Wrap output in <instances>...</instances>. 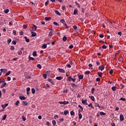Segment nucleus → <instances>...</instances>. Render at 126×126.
<instances>
[{"instance_id":"32","label":"nucleus","mask_w":126,"mask_h":126,"mask_svg":"<svg viewBox=\"0 0 126 126\" xmlns=\"http://www.w3.org/2000/svg\"><path fill=\"white\" fill-rule=\"evenodd\" d=\"M120 100H122V101H126V99L125 97H121Z\"/></svg>"},{"instance_id":"39","label":"nucleus","mask_w":126,"mask_h":126,"mask_svg":"<svg viewBox=\"0 0 126 126\" xmlns=\"http://www.w3.org/2000/svg\"><path fill=\"white\" fill-rule=\"evenodd\" d=\"M22 119L23 121H24V122H25V121H26V118L24 117V116H22Z\"/></svg>"},{"instance_id":"61","label":"nucleus","mask_w":126,"mask_h":126,"mask_svg":"<svg viewBox=\"0 0 126 126\" xmlns=\"http://www.w3.org/2000/svg\"><path fill=\"white\" fill-rule=\"evenodd\" d=\"M102 49H107V46H106L105 45H103Z\"/></svg>"},{"instance_id":"19","label":"nucleus","mask_w":126,"mask_h":126,"mask_svg":"<svg viewBox=\"0 0 126 126\" xmlns=\"http://www.w3.org/2000/svg\"><path fill=\"white\" fill-rule=\"evenodd\" d=\"M4 13H5L6 14L8 13V12H9V10L8 9H6L4 10Z\"/></svg>"},{"instance_id":"6","label":"nucleus","mask_w":126,"mask_h":126,"mask_svg":"<svg viewBox=\"0 0 126 126\" xmlns=\"http://www.w3.org/2000/svg\"><path fill=\"white\" fill-rule=\"evenodd\" d=\"M7 106H8V104L6 103L5 104H2L1 105V107L3 109H5V108H6V107H7Z\"/></svg>"},{"instance_id":"21","label":"nucleus","mask_w":126,"mask_h":126,"mask_svg":"<svg viewBox=\"0 0 126 126\" xmlns=\"http://www.w3.org/2000/svg\"><path fill=\"white\" fill-rule=\"evenodd\" d=\"M5 85H6V83L4 82L3 84L1 85V88H3V87H4L5 86Z\"/></svg>"},{"instance_id":"28","label":"nucleus","mask_w":126,"mask_h":126,"mask_svg":"<svg viewBox=\"0 0 126 126\" xmlns=\"http://www.w3.org/2000/svg\"><path fill=\"white\" fill-rule=\"evenodd\" d=\"M37 67H38V68L41 69V68H42V66H41V64H38L37 65Z\"/></svg>"},{"instance_id":"45","label":"nucleus","mask_w":126,"mask_h":126,"mask_svg":"<svg viewBox=\"0 0 126 126\" xmlns=\"http://www.w3.org/2000/svg\"><path fill=\"white\" fill-rule=\"evenodd\" d=\"M70 115L71 116H73V115H74V112H73V111H71L70 112Z\"/></svg>"},{"instance_id":"47","label":"nucleus","mask_w":126,"mask_h":126,"mask_svg":"<svg viewBox=\"0 0 126 126\" xmlns=\"http://www.w3.org/2000/svg\"><path fill=\"white\" fill-rule=\"evenodd\" d=\"M90 72L89 71H87L85 72V74H90Z\"/></svg>"},{"instance_id":"48","label":"nucleus","mask_w":126,"mask_h":126,"mask_svg":"<svg viewBox=\"0 0 126 126\" xmlns=\"http://www.w3.org/2000/svg\"><path fill=\"white\" fill-rule=\"evenodd\" d=\"M12 43L13 44V45H15L16 44V41L15 40H13L12 41Z\"/></svg>"},{"instance_id":"1","label":"nucleus","mask_w":126,"mask_h":126,"mask_svg":"<svg viewBox=\"0 0 126 126\" xmlns=\"http://www.w3.org/2000/svg\"><path fill=\"white\" fill-rule=\"evenodd\" d=\"M67 80H68V81H72L73 82H75V81L76 80V79H75V78L73 79V78H71V76H69V77H68Z\"/></svg>"},{"instance_id":"16","label":"nucleus","mask_w":126,"mask_h":126,"mask_svg":"<svg viewBox=\"0 0 126 126\" xmlns=\"http://www.w3.org/2000/svg\"><path fill=\"white\" fill-rule=\"evenodd\" d=\"M32 56H33V57H37V52L34 51L32 53Z\"/></svg>"},{"instance_id":"25","label":"nucleus","mask_w":126,"mask_h":126,"mask_svg":"<svg viewBox=\"0 0 126 126\" xmlns=\"http://www.w3.org/2000/svg\"><path fill=\"white\" fill-rule=\"evenodd\" d=\"M6 117H7L6 114L4 115L2 120H3V121H4L5 119H6Z\"/></svg>"},{"instance_id":"13","label":"nucleus","mask_w":126,"mask_h":126,"mask_svg":"<svg viewBox=\"0 0 126 126\" xmlns=\"http://www.w3.org/2000/svg\"><path fill=\"white\" fill-rule=\"evenodd\" d=\"M67 114H69V112L68 111V110H66L64 111V115H65V116H66V115H67Z\"/></svg>"},{"instance_id":"14","label":"nucleus","mask_w":126,"mask_h":126,"mask_svg":"<svg viewBox=\"0 0 126 126\" xmlns=\"http://www.w3.org/2000/svg\"><path fill=\"white\" fill-rule=\"evenodd\" d=\"M51 18H51L50 17H46L44 18V19L46 21H49V20H50V19H51Z\"/></svg>"},{"instance_id":"58","label":"nucleus","mask_w":126,"mask_h":126,"mask_svg":"<svg viewBox=\"0 0 126 126\" xmlns=\"http://www.w3.org/2000/svg\"><path fill=\"white\" fill-rule=\"evenodd\" d=\"M69 47L70 48V49H72L73 48V45L71 44L70 45Z\"/></svg>"},{"instance_id":"50","label":"nucleus","mask_w":126,"mask_h":126,"mask_svg":"<svg viewBox=\"0 0 126 126\" xmlns=\"http://www.w3.org/2000/svg\"><path fill=\"white\" fill-rule=\"evenodd\" d=\"M95 91V88H93L92 89V93L93 94V93H94V92Z\"/></svg>"},{"instance_id":"35","label":"nucleus","mask_w":126,"mask_h":126,"mask_svg":"<svg viewBox=\"0 0 126 126\" xmlns=\"http://www.w3.org/2000/svg\"><path fill=\"white\" fill-rule=\"evenodd\" d=\"M48 81H49V82H51V83H52V84L53 83V80L51 79H48Z\"/></svg>"},{"instance_id":"63","label":"nucleus","mask_w":126,"mask_h":126,"mask_svg":"<svg viewBox=\"0 0 126 126\" xmlns=\"http://www.w3.org/2000/svg\"><path fill=\"white\" fill-rule=\"evenodd\" d=\"M10 49H11V50H14V46H11V47H10Z\"/></svg>"},{"instance_id":"23","label":"nucleus","mask_w":126,"mask_h":126,"mask_svg":"<svg viewBox=\"0 0 126 126\" xmlns=\"http://www.w3.org/2000/svg\"><path fill=\"white\" fill-rule=\"evenodd\" d=\"M71 85L72 87H73V88H75V87H76V85L74 83H72Z\"/></svg>"},{"instance_id":"64","label":"nucleus","mask_w":126,"mask_h":126,"mask_svg":"<svg viewBox=\"0 0 126 126\" xmlns=\"http://www.w3.org/2000/svg\"><path fill=\"white\" fill-rule=\"evenodd\" d=\"M100 80H101V79L100 78H96V81H100Z\"/></svg>"},{"instance_id":"18","label":"nucleus","mask_w":126,"mask_h":126,"mask_svg":"<svg viewBox=\"0 0 126 126\" xmlns=\"http://www.w3.org/2000/svg\"><path fill=\"white\" fill-rule=\"evenodd\" d=\"M77 12H78L77 9H75L74 11V12H73L74 15H75L76 14H77Z\"/></svg>"},{"instance_id":"26","label":"nucleus","mask_w":126,"mask_h":126,"mask_svg":"<svg viewBox=\"0 0 126 126\" xmlns=\"http://www.w3.org/2000/svg\"><path fill=\"white\" fill-rule=\"evenodd\" d=\"M89 98H91L92 101H95V98L93 96H89Z\"/></svg>"},{"instance_id":"49","label":"nucleus","mask_w":126,"mask_h":126,"mask_svg":"<svg viewBox=\"0 0 126 126\" xmlns=\"http://www.w3.org/2000/svg\"><path fill=\"white\" fill-rule=\"evenodd\" d=\"M11 39H9L7 40V44H10V43H11Z\"/></svg>"},{"instance_id":"2","label":"nucleus","mask_w":126,"mask_h":126,"mask_svg":"<svg viewBox=\"0 0 126 126\" xmlns=\"http://www.w3.org/2000/svg\"><path fill=\"white\" fill-rule=\"evenodd\" d=\"M120 122H123V121L125 120V117L122 114H121L120 116Z\"/></svg>"},{"instance_id":"10","label":"nucleus","mask_w":126,"mask_h":126,"mask_svg":"<svg viewBox=\"0 0 126 126\" xmlns=\"http://www.w3.org/2000/svg\"><path fill=\"white\" fill-rule=\"evenodd\" d=\"M24 38L25 39L27 43H29V42L30 41V39L29 38H27V36H25Z\"/></svg>"},{"instance_id":"56","label":"nucleus","mask_w":126,"mask_h":126,"mask_svg":"<svg viewBox=\"0 0 126 126\" xmlns=\"http://www.w3.org/2000/svg\"><path fill=\"white\" fill-rule=\"evenodd\" d=\"M26 91L28 92H29V91H30V88L28 87V88H27Z\"/></svg>"},{"instance_id":"43","label":"nucleus","mask_w":126,"mask_h":126,"mask_svg":"<svg viewBox=\"0 0 126 126\" xmlns=\"http://www.w3.org/2000/svg\"><path fill=\"white\" fill-rule=\"evenodd\" d=\"M52 124H53V125L54 126H56V121L53 120V121H52Z\"/></svg>"},{"instance_id":"30","label":"nucleus","mask_w":126,"mask_h":126,"mask_svg":"<svg viewBox=\"0 0 126 126\" xmlns=\"http://www.w3.org/2000/svg\"><path fill=\"white\" fill-rule=\"evenodd\" d=\"M79 79H82L83 78V76L82 75H80L78 76Z\"/></svg>"},{"instance_id":"15","label":"nucleus","mask_w":126,"mask_h":126,"mask_svg":"<svg viewBox=\"0 0 126 126\" xmlns=\"http://www.w3.org/2000/svg\"><path fill=\"white\" fill-rule=\"evenodd\" d=\"M62 79L63 77H62L61 76L56 77V79H57V80H62Z\"/></svg>"},{"instance_id":"53","label":"nucleus","mask_w":126,"mask_h":126,"mask_svg":"<svg viewBox=\"0 0 126 126\" xmlns=\"http://www.w3.org/2000/svg\"><path fill=\"white\" fill-rule=\"evenodd\" d=\"M100 38H103L104 35L103 34H99Z\"/></svg>"},{"instance_id":"57","label":"nucleus","mask_w":126,"mask_h":126,"mask_svg":"<svg viewBox=\"0 0 126 126\" xmlns=\"http://www.w3.org/2000/svg\"><path fill=\"white\" fill-rule=\"evenodd\" d=\"M23 32H19V34H20V36H22V35H23Z\"/></svg>"},{"instance_id":"8","label":"nucleus","mask_w":126,"mask_h":126,"mask_svg":"<svg viewBox=\"0 0 126 126\" xmlns=\"http://www.w3.org/2000/svg\"><path fill=\"white\" fill-rule=\"evenodd\" d=\"M29 61H35V59L33 57H31L30 55L29 56Z\"/></svg>"},{"instance_id":"3","label":"nucleus","mask_w":126,"mask_h":126,"mask_svg":"<svg viewBox=\"0 0 126 126\" xmlns=\"http://www.w3.org/2000/svg\"><path fill=\"white\" fill-rule=\"evenodd\" d=\"M82 104H83V105H88L87 104V100L85 99V100H82Z\"/></svg>"},{"instance_id":"31","label":"nucleus","mask_w":126,"mask_h":126,"mask_svg":"<svg viewBox=\"0 0 126 126\" xmlns=\"http://www.w3.org/2000/svg\"><path fill=\"white\" fill-rule=\"evenodd\" d=\"M58 70L60 71V72H63V69L61 68H58Z\"/></svg>"},{"instance_id":"24","label":"nucleus","mask_w":126,"mask_h":126,"mask_svg":"<svg viewBox=\"0 0 126 126\" xmlns=\"http://www.w3.org/2000/svg\"><path fill=\"white\" fill-rule=\"evenodd\" d=\"M32 94H35V89L34 88L32 89Z\"/></svg>"},{"instance_id":"59","label":"nucleus","mask_w":126,"mask_h":126,"mask_svg":"<svg viewBox=\"0 0 126 126\" xmlns=\"http://www.w3.org/2000/svg\"><path fill=\"white\" fill-rule=\"evenodd\" d=\"M13 33L15 35H16V31L15 30L13 31Z\"/></svg>"},{"instance_id":"27","label":"nucleus","mask_w":126,"mask_h":126,"mask_svg":"<svg viewBox=\"0 0 126 126\" xmlns=\"http://www.w3.org/2000/svg\"><path fill=\"white\" fill-rule=\"evenodd\" d=\"M42 48H43V49H46L47 48V44H44L42 46Z\"/></svg>"},{"instance_id":"5","label":"nucleus","mask_w":126,"mask_h":126,"mask_svg":"<svg viewBox=\"0 0 126 126\" xmlns=\"http://www.w3.org/2000/svg\"><path fill=\"white\" fill-rule=\"evenodd\" d=\"M105 68V67L103 65H100L98 67V69H99V70H104V69Z\"/></svg>"},{"instance_id":"34","label":"nucleus","mask_w":126,"mask_h":126,"mask_svg":"<svg viewBox=\"0 0 126 126\" xmlns=\"http://www.w3.org/2000/svg\"><path fill=\"white\" fill-rule=\"evenodd\" d=\"M19 103H20V102H19V100H17L16 103H15V105L16 106H18V104H19Z\"/></svg>"},{"instance_id":"60","label":"nucleus","mask_w":126,"mask_h":126,"mask_svg":"<svg viewBox=\"0 0 126 126\" xmlns=\"http://www.w3.org/2000/svg\"><path fill=\"white\" fill-rule=\"evenodd\" d=\"M113 70L111 69L110 71H109V73L110 74H112V73H113Z\"/></svg>"},{"instance_id":"54","label":"nucleus","mask_w":126,"mask_h":126,"mask_svg":"<svg viewBox=\"0 0 126 126\" xmlns=\"http://www.w3.org/2000/svg\"><path fill=\"white\" fill-rule=\"evenodd\" d=\"M76 5H77L78 7L80 8V5L79 4V3L76 2Z\"/></svg>"},{"instance_id":"7","label":"nucleus","mask_w":126,"mask_h":126,"mask_svg":"<svg viewBox=\"0 0 126 126\" xmlns=\"http://www.w3.org/2000/svg\"><path fill=\"white\" fill-rule=\"evenodd\" d=\"M31 34H32V37H36V36H37V34H36V33L32 32H31Z\"/></svg>"},{"instance_id":"12","label":"nucleus","mask_w":126,"mask_h":126,"mask_svg":"<svg viewBox=\"0 0 126 126\" xmlns=\"http://www.w3.org/2000/svg\"><path fill=\"white\" fill-rule=\"evenodd\" d=\"M19 99H20V100H25V99H26V98H25V96H21V95H20V96H19Z\"/></svg>"},{"instance_id":"33","label":"nucleus","mask_w":126,"mask_h":126,"mask_svg":"<svg viewBox=\"0 0 126 126\" xmlns=\"http://www.w3.org/2000/svg\"><path fill=\"white\" fill-rule=\"evenodd\" d=\"M100 114L101 116H105V115H106V113H105L104 112H100Z\"/></svg>"},{"instance_id":"55","label":"nucleus","mask_w":126,"mask_h":126,"mask_svg":"<svg viewBox=\"0 0 126 126\" xmlns=\"http://www.w3.org/2000/svg\"><path fill=\"white\" fill-rule=\"evenodd\" d=\"M66 40H67L66 36H63V41H66Z\"/></svg>"},{"instance_id":"44","label":"nucleus","mask_w":126,"mask_h":126,"mask_svg":"<svg viewBox=\"0 0 126 126\" xmlns=\"http://www.w3.org/2000/svg\"><path fill=\"white\" fill-rule=\"evenodd\" d=\"M69 102L68 101H63V105H66V104H68Z\"/></svg>"},{"instance_id":"20","label":"nucleus","mask_w":126,"mask_h":126,"mask_svg":"<svg viewBox=\"0 0 126 126\" xmlns=\"http://www.w3.org/2000/svg\"><path fill=\"white\" fill-rule=\"evenodd\" d=\"M78 116L79 120H81L82 119V114H81V113H79Z\"/></svg>"},{"instance_id":"41","label":"nucleus","mask_w":126,"mask_h":126,"mask_svg":"<svg viewBox=\"0 0 126 126\" xmlns=\"http://www.w3.org/2000/svg\"><path fill=\"white\" fill-rule=\"evenodd\" d=\"M98 74L99 77H102V73L98 72Z\"/></svg>"},{"instance_id":"22","label":"nucleus","mask_w":126,"mask_h":126,"mask_svg":"<svg viewBox=\"0 0 126 126\" xmlns=\"http://www.w3.org/2000/svg\"><path fill=\"white\" fill-rule=\"evenodd\" d=\"M10 71H9L7 72H6L5 74V76H7V75H9V74H10Z\"/></svg>"},{"instance_id":"62","label":"nucleus","mask_w":126,"mask_h":126,"mask_svg":"<svg viewBox=\"0 0 126 126\" xmlns=\"http://www.w3.org/2000/svg\"><path fill=\"white\" fill-rule=\"evenodd\" d=\"M111 126H116V124H115V123H111Z\"/></svg>"},{"instance_id":"29","label":"nucleus","mask_w":126,"mask_h":126,"mask_svg":"<svg viewBox=\"0 0 126 126\" xmlns=\"http://www.w3.org/2000/svg\"><path fill=\"white\" fill-rule=\"evenodd\" d=\"M78 107H79V108H80L81 109V111L82 112L83 111V107L81 105H79Z\"/></svg>"},{"instance_id":"36","label":"nucleus","mask_w":126,"mask_h":126,"mask_svg":"<svg viewBox=\"0 0 126 126\" xmlns=\"http://www.w3.org/2000/svg\"><path fill=\"white\" fill-rule=\"evenodd\" d=\"M53 24L54 25H56V26H59V24L58 23L56 22H54Z\"/></svg>"},{"instance_id":"52","label":"nucleus","mask_w":126,"mask_h":126,"mask_svg":"<svg viewBox=\"0 0 126 126\" xmlns=\"http://www.w3.org/2000/svg\"><path fill=\"white\" fill-rule=\"evenodd\" d=\"M27 28V26L26 25H23V29H26Z\"/></svg>"},{"instance_id":"42","label":"nucleus","mask_w":126,"mask_h":126,"mask_svg":"<svg viewBox=\"0 0 126 126\" xmlns=\"http://www.w3.org/2000/svg\"><path fill=\"white\" fill-rule=\"evenodd\" d=\"M112 91H116V87H112Z\"/></svg>"},{"instance_id":"51","label":"nucleus","mask_w":126,"mask_h":126,"mask_svg":"<svg viewBox=\"0 0 126 126\" xmlns=\"http://www.w3.org/2000/svg\"><path fill=\"white\" fill-rule=\"evenodd\" d=\"M49 4V0H47L46 2H45V6H47Z\"/></svg>"},{"instance_id":"37","label":"nucleus","mask_w":126,"mask_h":126,"mask_svg":"<svg viewBox=\"0 0 126 126\" xmlns=\"http://www.w3.org/2000/svg\"><path fill=\"white\" fill-rule=\"evenodd\" d=\"M18 55H20L22 54V51H21V50H19L18 51Z\"/></svg>"},{"instance_id":"9","label":"nucleus","mask_w":126,"mask_h":126,"mask_svg":"<svg viewBox=\"0 0 126 126\" xmlns=\"http://www.w3.org/2000/svg\"><path fill=\"white\" fill-rule=\"evenodd\" d=\"M28 105V102L25 101H23V106H27Z\"/></svg>"},{"instance_id":"11","label":"nucleus","mask_w":126,"mask_h":126,"mask_svg":"<svg viewBox=\"0 0 126 126\" xmlns=\"http://www.w3.org/2000/svg\"><path fill=\"white\" fill-rule=\"evenodd\" d=\"M53 33H54L53 32H50L49 33L48 36H49V37H50V38H51V37H52V36H53Z\"/></svg>"},{"instance_id":"40","label":"nucleus","mask_w":126,"mask_h":126,"mask_svg":"<svg viewBox=\"0 0 126 126\" xmlns=\"http://www.w3.org/2000/svg\"><path fill=\"white\" fill-rule=\"evenodd\" d=\"M95 106L98 107V108H101V106H100V105L97 103H95Z\"/></svg>"},{"instance_id":"4","label":"nucleus","mask_w":126,"mask_h":126,"mask_svg":"<svg viewBox=\"0 0 126 126\" xmlns=\"http://www.w3.org/2000/svg\"><path fill=\"white\" fill-rule=\"evenodd\" d=\"M37 28H38V27H37L36 25H33V26L32 28V31H36L37 30Z\"/></svg>"},{"instance_id":"38","label":"nucleus","mask_w":126,"mask_h":126,"mask_svg":"<svg viewBox=\"0 0 126 126\" xmlns=\"http://www.w3.org/2000/svg\"><path fill=\"white\" fill-rule=\"evenodd\" d=\"M43 77L44 79H46V78H47V74H44L43 75Z\"/></svg>"},{"instance_id":"46","label":"nucleus","mask_w":126,"mask_h":126,"mask_svg":"<svg viewBox=\"0 0 126 126\" xmlns=\"http://www.w3.org/2000/svg\"><path fill=\"white\" fill-rule=\"evenodd\" d=\"M47 88H50V86L48 84H46V87H45L46 89H47Z\"/></svg>"},{"instance_id":"17","label":"nucleus","mask_w":126,"mask_h":126,"mask_svg":"<svg viewBox=\"0 0 126 126\" xmlns=\"http://www.w3.org/2000/svg\"><path fill=\"white\" fill-rule=\"evenodd\" d=\"M55 12L56 14H57V15H59V16L61 15V13H60V12H59V11L55 10Z\"/></svg>"}]
</instances>
